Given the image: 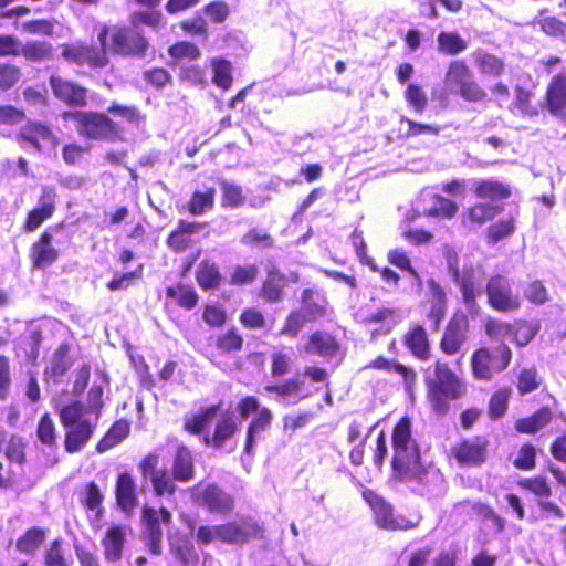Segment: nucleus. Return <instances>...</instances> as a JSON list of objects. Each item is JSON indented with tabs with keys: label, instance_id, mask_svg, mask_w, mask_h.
Here are the masks:
<instances>
[{
	"label": "nucleus",
	"instance_id": "f704fd0d",
	"mask_svg": "<svg viewBox=\"0 0 566 566\" xmlns=\"http://www.w3.org/2000/svg\"><path fill=\"white\" fill-rule=\"evenodd\" d=\"M553 420L551 407L543 406L532 415L515 420L514 429L521 434H535Z\"/></svg>",
	"mask_w": 566,
	"mask_h": 566
},
{
	"label": "nucleus",
	"instance_id": "aec40b11",
	"mask_svg": "<svg viewBox=\"0 0 566 566\" xmlns=\"http://www.w3.org/2000/svg\"><path fill=\"white\" fill-rule=\"evenodd\" d=\"M56 198L57 193L54 187H42L38 205L28 212L23 222V231L25 233L34 232L54 216L56 211Z\"/></svg>",
	"mask_w": 566,
	"mask_h": 566
},
{
	"label": "nucleus",
	"instance_id": "8fccbe9b",
	"mask_svg": "<svg viewBox=\"0 0 566 566\" xmlns=\"http://www.w3.org/2000/svg\"><path fill=\"white\" fill-rule=\"evenodd\" d=\"M473 77L472 70L465 60H452L447 67L446 82L454 90Z\"/></svg>",
	"mask_w": 566,
	"mask_h": 566
},
{
	"label": "nucleus",
	"instance_id": "13d9d810",
	"mask_svg": "<svg viewBox=\"0 0 566 566\" xmlns=\"http://www.w3.org/2000/svg\"><path fill=\"white\" fill-rule=\"evenodd\" d=\"M514 101L513 106L520 111L523 115L533 117L538 115V109L532 104L534 93L522 85L514 87Z\"/></svg>",
	"mask_w": 566,
	"mask_h": 566
},
{
	"label": "nucleus",
	"instance_id": "a19ab883",
	"mask_svg": "<svg viewBox=\"0 0 566 566\" xmlns=\"http://www.w3.org/2000/svg\"><path fill=\"white\" fill-rule=\"evenodd\" d=\"M130 432V423L126 419L116 420L102 439L96 443L97 452H105L128 437Z\"/></svg>",
	"mask_w": 566,
	"mask_h": 566
},
{
	"label": "nucleus",
	"instance_id": "9d476101",
	"mask_svg": "<svg viewBox=\"0 0 566 566\" xmlns=\"http://www.w3.org/2000/svg\"><path fill=\"white\" fill-rule=\"evenodd\" d=\"M364 501L373 512V520L377 527L390 532L409 531L418 526V522L403 515H396L395 509L384 496L371 489L361 492Z\"/></svg>",
	"mask_w": 566,
	"mask_h": 566
},
{
	"label": "nucleus",
	"instance_id": "052dcab7",
	"mask_svg": "<svg viewBox=\"0 0 566 566\" xmlns=\"http://www.w3.org/2000/svg\"><path fill=\"white\" fill-rule=\"evenodd\" d=\"M515 219L514 217H509L506 219H501L494 223H492L486 229V240L489 243H497L499 241L512 235L515 232Z\"/></svg>",
	"mask_w": 566,
	"mask_h": 566
},
{
	"label": "nucleus",
	"instance_id": "cd10ccee",
	"mask_svg": "<svg viewBox=\"0 0 566 566\" xmlns=\"http://www.w3.org/2000/svg\"><path fill=\"white\" fill-rule=\"evenodd\" d=\"M126 543L125 527L119 524L111 525L104 533L101 545L103 556L108 563H116L122 559Z\"/></svg>",
	"mask_w": 566,
	"mask_h": 566
},
{
	"label": "nucleus",
	"instance_id": "a878e982",
	"mask_svg": "<svg viewBox=\"0 0 566 566\" xmlns=\"http://www.w3.org/2000/svg\"><path fill=\"white\" fill-rule=\"evenodd\" d=\"M402 344L416 359L427 361L430 358V339L423 325L412 324L403 334Z\"/></svg>",
	"mask_w": 566,
	"mask_h": 566
},
{
	"label": "nucleus",
	"instance_id": "0eeeda50",
	"mask_svg": "<svg viewBox=\"0 0 566 566\" xmlns=\"http://www.w3.org/2000/svg\"><path fill=\"white\" fill-rule=\"evenodd\" d=\"M493 344H479L470 354L469 368L475 381L489 382L507 370L513 360V349L502 338Z\"/></svg>",
	"mask_w": 566,
	"mask_h": 566
},
{
	"label": "nucleus",
	"instance_id": "4468645a",
	"mask_svg": "<svg viewBox=\"0 0 566 566\" xmlns=\"http://www.w3.org/2000/svg\"><path fill=\"white\" fill-rule=\"evenodd\" d=\"M49 84L53 96L69 108L84 109L90 103V91L76 81L52 74Z\"/></svg>",
	"mask_w": 566,
	"mask_h": 566
},
{
	"label": "nucleus",
	"instance_id": "09e8293b",
	"mask_svg": "<svg viewBox=\"0 0 566 566\" xmlns=\"http://www.w3.org/2000/svg\"><path fill=\"white\" fill-rule=\"evenodd\" d=\"M493 509L482 502H470L469 500L459 501L453 505V512L459 515L463 522L472 520V513L481 520H488L492 515Z\"/></svg>",
	"mask_w": 566,
	"mask_h": 566
},
{
	"label": "nucleus",
	"instance_id": "f03ea898",
	"mask_svg": "<svg viewBox=\"0 0 566 566\" xmlns=\"http://www.w3.org/2000/svg\"><path fill=\"white\" fill-rule=\"evenodd\" d=\"M109 115L120 117L133 126L144 125L146 115L135 105H125L112 102L107 112L101 111H65L64 120H72L80 137L90 142L118 143L125 140L124 127Z\"/></svg>",
	"mask_w": 566,
	"mask_h": 566
},
{
	"label": "nucleus",
	"instance_id": "603ef678",
	"mask_svg": "<svg viewBox=\"0 0 566 566\" xmlns=\"http://www.w3.org/2000/svg\"><path fill=\"white\" fill-rule=\"evenodd\" d=\"M219 185L221 189V206L223 208L235 209L244 205L245 196L241 186L227 180H220Z\"/></svg>",
	"mask_w": 566,
	"mask_h": 566
},
{
	"label": "nucleus",
	"instance_id": "9b49d317",
	"mask_svg": "<svg viewBox=\"0 0 566 566\" xmlns=\"http://www.w3.org/2000/svg\"><path fill=\"white\" fill-rule=\"evenodd\" d=\"M172 522V513L166 507L155 509L145 505L140 513V535L148 551L153 555H159L163 551V525L169 526Z\"/></svg>",
	"mask_w": 566,
	"mask_h": 566
},
{
	"label": "nucleus",
	"instance_id": "69168bd1",
	"mask_svg": "<svg viewBox=\"0 0 566 566\" xmlns=\"http://www.w3.org/2000/svg\"><path fill=\"white\" fill-rule=\"evenodd\" d=\"M303 382L294 377L286 378L282 382L268 384L264 390L268 394L274 395L276 398H287L297 395L301 390Z\"/></svg>",
	"mask_w": 566,
	"mask_h": 566
},
{
	"label": "nucleus",
	"instance_id": "412c9836",
	"mask_svg": "<svg viewBox=\"0 0 566 566\" xmlns=\"http://www.w3.org/2000/svg\"><path fill=\"white\" fill-rule=\"evenodd\" d=\"M115 503L126 515L130 516L139 505V488L129 471L119 472L114 485Z\"/></svg>",
	"mask_w": 566,
	"mask_h": 566
},
{
	"label": "nucleus",
	"instance_id": "7c9ffc66",
	"mask_svg": "<svg viewBox=\"0 0 566 566\" xmlns=\"http://www.w3.org/2000/svg\"><path fill=\"white\" fill-rule=\"evenodd\" d=\"M195 279L198 286L202 291L208 292L218 290L221 286L223 275L217 262L210 259H203L198 264Z\"/></svg>",
	"mask_w": 566,
	"mask_h": 566
},
{
	"label": "nucleus",
	"instance_id": "39448f33",
	"mask_svg": "<svg viewBox=\"0 0 566 566\" xmlns=\"http://www.w3.org/2000/svg\"><path fill=\"white\" fill-rule=\"evenodd\" d=\"M424 387L430 411L438 417H444L449 412L451 400L461 399L468 392L465 381L442 358L433 361L432 375L424 377Z\"/></svg>",
	"mask_w": 566,
	"mask_h": 566
},
{
	"label": "nucleus",
	"instance_id": "37998d69",
	"mask_svg": "<svg viewBox=\"0 0 566 566\" xmlns=\"http://www.w3.org/2000/svg\"><path fill=\"white\" fill-rule=\"evenodd\" d=\"M260 270L254 263H238L231 266L227 282L230 286H245L253 284Z\"/></svg>",
	"mask_w": 566,
	"mask_h": 566
},
{
	"label": "nucleus",
	"instance_id": "e433bc0d",
	"mask_svg": "<svg viewBox=\"0 0 566 566\" xmlns=\"http://www.w3.org/2000/svg\"><path fill=\"white\" fill-rule=\"evenodd\" d=\"M273 420V413L268 407H263L260 412L252 417L247 426L244 452L252 454L255 439L261 431H268Z\"/></svg>",
	"mask_w": 566,
	"mask_h": 566
},
{
	"label": "nucleus",
	"instance_id": "6ab92c4d",
	"mask_svg": "<svg viewBox=\"0 0 566 566\" xmlns=\"http://www.w3.org/2000/svg\"><path fill=\"white\" fill-rule=\"evenodd\" d=\"M15 140L21 147L30 146L36 153L43 150V143H49L52 146H56L59 143V138L52 127L44 122L35 119L28 120L18 130Z\"/></svg>",
	"mask_w": 566,
	"mask_h": 566
},
{
	"label": "nucleus",
	"instance_id": "c03bdc74",
	"mask_svg": "<svg viewBox=\"0 0 566 566\" xmlns=\"http://www.w3.org/2000/svg\"><path fill=\"white\" fill-rule=\"evenodd\" d=\"M20 54L30 62L41 63L54 56V48L48 41H28L20 50Z\"/></svg>",
	"mask_w": 566,
	"mask_h": 566
},
{
	"label": "nucleus",
	"instance_id": "c85d7f7f",
	"mask_svg": "<svg viewBox=\"0 0 566 566\" xmlns=\"http://www.w3.org/2000/svg\"><path fill=\"white\" fill-rule=\"evenodd\" d=\"M28 441L14 433L0 430V453H3L7 460L18 465H24L27 458Z\"/></svg>",
	"mask_w": 566,
	"mask_h": 566
},
{
	"label": "nucleus",
	"instance_id": "2eb2a0df",
	"mask_svg": "<svg viewBox=\"0 0 566 566\" xmlns=\"http://www.w3.org/2000/svg\"><path fill=\"white\" fill-rule=\"evenodd\" d=\"M192 499L210 513L227 515L234 510V497L217 483L198 482L191 489Z\"/></svg>",
	"mask_w": 566,
	"mask_h": 566
},
{
	"label": "nucleus",
	"instance_id": "4be33fe9",
	"mask_svg": "<svg viewBox=\"0 0 566 566\" xmlns=\"http://www.w3.org/2000/svg\"><path fill=\"white\" fill-rule=\"evenodd\" d=\"M428 292V310L426 317L430 324L432 332H438L446 318L448 311V295L444 287L434 279L427 280Z\"/></svg>",
	"mask_w": 566,
	"mask_h": 566
},
{
	"label": "nucleus",
	"instance_id": "a18cd8bd",
	"mask_svg": "<svg viewBox=\"0 0 566 566\" xmlns=\"http://www.w3.org/2000/svg\"><path fill=\"white\" fill-rule=\"evenodd\" d=\"M244 344L243 336L235 327L228 328L219 334L214 340V347L221 355H231L242 350Z\"/></svg>",
	"mask_w": 566,
	"mask_h": 566
},
{
	"label": "nucleus",
	"instance_id": "f257e3e1",
	"mask_svg": "<svg viewBox=\"0 0 566 566\" xmlns=\"http://www.w3.org/2000/svg\"><path fill=\"white\" fill-rule=\"evenodd\" d=\"M97 40L99 46L82 41L62 44L61 57L71 65H86L91 71H101L111 63L108 52L115 56L143 59L150 46L145 34L133 25L104 24Z\"/></svg>",
	"mask_w": 566,
	"mask_h": 566
},
{
	"label": "nucleus",
	"instance_id": "864d4df0",
	"mask_svg": "<svg viewBox=\"0 0 566 566\" xmlns=\"http://www.w3.org/2000/svg\"><path fill=\"white\" fill-rule=\"evenodd\" d=\"M541 384L542 380L535 366L522 368L516 375V389L521 396L537 390Z\"/></svg>",
	"mask_w": 566,
	"mask_h": 566
},
{
	"label": "nucleus",
	"instance_id": "f8f14e48",
	"mask_svg": "<svg viewBox=\"0 0 566 566\" xmlns=\"http://www.w3.org/2000/svg\"><path fill=\"white\" fill-rule=\"evenodd\" d=\"M489 448V438L476 434L462 438L453 443L449 450V455L461 468H478L486 462Z\"/></svg>",
	"mask_w": 566,
	"mask_h": 566
},
{
	"label": "nucleus",
	"instance_id": "680f3d73",
	"mask_svg": "<svg viewBox=\"0 0 566 566\" xmlns=\"http://www.w3.org/2000/svg\"><path fill=\"white\" fill-rule=\"evenodd\" d=\"M454 92L467 103L476 104L483 103L488 99L486 91L474 80V77L463 83L459 88L454 90Z\"/></svg>",
	"mask_w": 566,
	"mask_h": 566
},
{
	"label": "nucleus",
	"instance_id": "e2e57ef3",
	"mask_svg": "<svg viewBox=\"0 0 566 566\" xmlns=\"http://www.w3.org/2000/svg\"><path fill=\"white\" fill-rule=\"evenodd\" d=\"M292 358L283 350H273L270 355V374L274 379L286 376L292 370Z\"/></svg>",
	"mask_w": 566,
	"mask_h": 566
},
{
	"label": "nucleus",
	"instance_id": "ddd939ff",
	"mask_svg": "<svg viewBox=\"0 0 566 566\" xmlns=\"http://www.w3.org/2000/svg\"><path fill=\"white\" fill-rule=\"evenodd\" d=\"M142 476L148 479L156 496H172L178 486L174 473L166 468L159 467V455L156 452H148L137 465Z\"/></svg>",
	"mask_w": 566,
	"mask_h": 566
},
{
	"label": "nucleus",
	"instance_id": "7ed1b4c3",
	"mask_svg": "<svg viewBox=\"0 0 566 566\" xmlns=\"http://www.w3.org/2000/svg\"><path fill=\"white\" fill-rule=\"evenodd\" d=\"M103 394L101 385H93L87 392L86 408L82 401L73 400L57 410L60 423L65 429L63 442L65 452L76 453L92 439L96 421L84 418V413H93L98 419L104 408Z\"/></svg>",
	"mask_w": 566,
	"mask_h": 566
},
{
	"label": "nucleus",
	"instance_id": "f3484780",
	"mask_svg": "<svg viewBox=\"0 0 566 566\" xmlns=\"http://www.w3.org/2000/svg\"><path fill=\"white\" fill-rule=\"evenodd\" d=\"M469 319L463 313H454L447 322L438 347L446 356H455L463 350L468 340Z\"/></svg>",
	"mask_w": 566,
	"mask_h": 566
},
{
	"label": "nucleus",
	"instance_id": "6e6d98bb",
	"mask_svg": "<svg viewBox=\"0 0 566 566\" xmlns=\"http://www.w3.org/2000/svg\"><path fill=\"white\" fill-rule=\"evenodd\" d=\"M240 325L250 331H260L268 327V319L262 310L255 306L244 307L239 315Z\"/></svg>",
	"mask_w": 566,
	"mask_h": 566
},
{
	"label": "nucleus",
	"instance_id": "4c0bfd02",
	"mask_svg": "<svg viewBox=\"0 0 566 566\" xmlns=\"http://www.w3.org/2000/svg\"><path fill=\"white\" fill-rule=\"evenodd\" d=\"M473 193L479 199L504 200L511 197L509 185L494 179H480L473 184Z\"/></svg>",
	"mask_w": 566,
	"mask_h": 566
},
{
	"label": "nucleus",
	"instance_id": "473e14b6",
	"mask_svg": "<svg viewBox=\"0 0 566 566\" xmlns=\"http://www.w3.org/2000/svg\"><path fill=\"white\" fill-rule=\"evenodd\" d=\"M78 502L87 512H94L96 518L104 516V493L95 481H88L82 485L77 493Z\"/></svg>",
	"mask_w": 566,
	"mask_h": 566
},
{
	"label": "nucleus",
	"instance_id": "423d86ee",
	"mask_svg": "<svg viewBox=\"0 0 566 566\" xmlns=\"http://www.w3.org/2000/svg\"><path fill=\"white\" fill-rule=\"evenodd\" d=\"M220 407L221 403L210 405L187 416L182 423L184 431L191 436H201V442L208 448L221 449L237 434L240 422L232 412L227 411L216 421L211 432H205Z\"/></svg>",
	"mask_w": 566,
	"mask_h": 566
},
{
	"label": "nucleus",
	"instance_id": "338daca9",
	"mask_svg": "<svg viewBox=\"0 0 566 566\" xmlns=\"http://www.w3.org/2000/svg\"><path fill=\"white\" fill-rule=\"evenodd\" d=\"M524 297L535 306L544 305L551 300L549 292L541 280H533L527 284L524 290Z\"/></svg>",
	"mask_w": 566,
	"mask_h": 566
},
{
	"label": "nucleus",
	"instance_id": "c756f323",
	"mask_svg": "<svg viewBox=\"0 0 566 566\" xmlns=\"http://www.w3.org/2000/svg\"><path fill=\"white\" fill-rule=\"evenodd\" d=\"M501 211V206L490 202H475L463 210L462 224L465 227H482L492 221Z\"/></svg>",
	"mask_w": 566,
	"mask_h": 566
},
{
	"label": "nucleus",
	"instance_id": "bb28decb",
	"mask_svg": "<svg viewBox=\"0 0 566 566\" xmlns=\"http://www.w3.org/2000/svg\"><path fill=\"white\" fill-rule=\"evenodd\" d=\"M71 346L69 343H61L52 355L50 364L43 370V381L45 384L56 385L61 378L70 370L73 361L69 359Z\"/></svg>",
	"mask_w": 566,
	"mask_h": 566
},
{
	"label": "nucleus",
	"instance_id": "79ce46f5",
	"mask_svg": "<svg viewBox=\"0 0 566 566\" xmlns=\"http://www.w3.org/2000/svg\"><path fill=\"white\" fill-rule=\"evenodd\" d=\"M469 46L468 41L457 31H441L437 36L438 51L448 56H455Z\"/></svg>",
	"mask_w": 566,
	"mask_h": 566
},
{
	"label": "nucleus",
	"instance_id": "393cba45",
	"mask_svg": "<svg viewBox=\"0 0 566 566\" xmlns=\"http://www.w3.org/2000/svg\"><path fill=\"white\" fill-rule=\"evenodd\" d=\"M170 471L179 483H188L196 476V461L192 450L185 443L176 447Z\"/></svg>",
	"mask_w": 566,
	"mask_h": 566
},
{
	"label": "nucleus",
	"instance_id": "dca6fc26",
	"mask_svg": "<svg viewBox=\"0 0 566 566\" xmlns=\"http://www.w3.org/2000/svg\"><path fill=\"white\" fill-rule=\"evenodd\" d=\"M220 543L243 546L264 537L263 527L252 517H242L219 524Z\"/></svg>",
	"mask_w": 566,
	"mask_h": 566
},
{
	"label": "nucleus",
	"instance_id": "49530a36",
	"mask_svg": "<svg viewBox=\"0 0 566 566\" xmlns=\"http://www.w3.org/2000/svg\"><path fill=\"white\" fill-rule=\"evenodd\" d=\"M473 57L481 74L497 77L504 73V61L495 54L478 50L473 53Z\"/></svg>",
	"mask_w": 566,
	"mask_h": 566
},
{
	"label": "nucleus",
	"instance_id": "72a5a7b5",
	"mask_svg": "<svg viewBox=\"0 0 566 566\" xmlns=\"http://www.w3.org/2000/svg\"><path fill=\"white\" fill-rule=\"evenodd\" d=\"M339 343L335 336L316 331L312 333L305 345V352L325 358H332L339 352Z\"/></svg>",
	"mask_w": 566,
	"mask_h": 566
},
{
	"label": "nucleus",
	"instance_id": "20e7f679",
	"mask_svg": "<svg viewBox=\"0 0 566 566\" xmlns=\"http://www.w3.org/2000/svg\"><path fill=\"white\" fill-rule=\"evenodd\" d=\"M391 448L392 478L400 482L423 483L429 471L422 461L419 443L412 437V422L408 416L401 417L395 423Z\"/></svg>",
	"mask_w": 566,
	"mask_h": 566
},
{
	"label": "nucleus",
	"instance_id": "3c124183",
	"mask_svg": "<svg viewBox=\"0 0 566 566\" xmlns=\"http://www.w3.org/2000/svg\"><path fill=\"white\" fill-rule=\"evenodd\" d=\"M169 552L174 559L181 566H195L199 562L196 547L188 541L170 542Z\"/></svg>",
	"mask_w": 566,
	"mask_h": 566
},
{
	"label": "nucleus",
	"instance_id": "6e6552de",
	"mask_svg": "<svg viewBox=\"0 0 566 566\" xmlns=\"http://www.w3.org/2000/svg\"><path fill=\"white\" fill-rule=\"evenodd\" d=\"M538 322L516 319L514 323L488 316L483 321V333L490 340L511 336L516 347L527 346L539 332Z\"/></svg>",
	"mask_w": 566,
	"mask_h": 566
},
{
	"label": "nucleus",
	"instance_id": "1a4fd4ad",
	"mask_svg": "<svg viewBox=\"0 0 566 566\" xmlns=\"http://www.w3.org/2000/svg\"><path fill=\"white\" fill-rule=\"evenodd\" d=\"M484 293L488 305L497 313H515L522 308V296L504 274H492L485 282Z\"/></svg>",
	"mask_w": 566,
	"mask_h": 566
},
{
	"label": "nucleus",
	"instance_id": "a211bd4d",
	"mask_svg": "<svg viewBox=\"0 0 566 566\" xmlns=\"http://www.w3.org/2000/svg\"><path fill=\"white\" fill-rule=\"evenodd\" d=\"M51 229H45L31 243L28 258L32 271H44L55 264L60 259V250L53 244Z\"/></svg>",
	"mask_w": 566,
	"mask_h": 566
},
{
	"label": "nucleus",
	"instance_id": "c9c22d12",
	"mask_svg": "<svg viewBox=\"0 0 566 566\" xmlns=\"http://www.w3.org/2000/svg\"><path fill=\"white\" fill-rule=\"evenodd\" d=\"M167 298L174 300L175 304L186 311H191L198 306L200 296L196 289L188 283L177 282L165 290Z\"/></svg>",
	"mask_w": 566,
	"mask_h": 566
},
{
	"label": "nucleus",
	"instance_id": "5fc2aeb1",
	"mask_svg": "<svg viewBox=\"0 0 566 566\" xmlns=\"http://www.w3.org/2000/svg\"><path fill=\"white\" fill-rule=\"evenodd\" d=\"M462 295V302L470 312H478V295L479 291L472 273H465L463 277L455 283Z\"/></svg>",
	"mask_w": 566,
	"mask_h": 566
},
{
	"label": "nucleus",
	"instance_id": "5701e85b",
	"mask_svg": "<svg viewBox=\"0 0 566 566\" xmlns=\"http://www.w3.org/2000/svg\"><path fill=\"white\" fill-rule=\"evenodd\" d=\"M545 107L554 116L566 115V67L553 75L545 91Z\"/></svg>",
	"mask_w": 566,
	"mask_h": 566
},
{
	"label": "nucleus",
	"instance_id": "de8ad7c7",
	"mask_svg": "<svg viewBox=\"0 0 566 566\" xmlns=\"http://www.w3.org/2000/svg\"><path fill=\"white\" fill-rule=\"evenodd\" d=\"M511 395L512 389L509 386H502L492 392L488 402L490 419L497 420L506 413Z\"/></svg>",
	"mask_w": 566,
	"mask_h": 566
},
{
	"label": "nucleus",
	"instance_id": "774afa93",
	"mask_svg": "<svg viewBox=\"0 0 566 566\" xmlns=\"http://www.w3.org/2000/svg\"><path fill=\"white\" fill-rule=\"evenodd\" d=\"M45 566H69L64 556L63 539L61 537L54 538L50 542L44 553Z\"/></svg>",
	"mask_w": 566,
	"mask_h": 566
},
{
	"label": "nucleus",
	"instance_id": "0e129e2a",
	"mask_svg": "<svg viewBox=\"0 0 566 566\" xmlns=\"http://www.w3.org/2000/svg\"><path fill=\"white\" fill-rule=\"evenodd\" d=\"M517 484L521 489L533 493L538 500L548 499L552 495V488L543 475L522 479Z\"/></svg>",
	"mask_w": 566,
	"mask_h": 566
},
{
	"label": "nucleus",
	"instance_id": "ea45409f",
	"mask_svg": "<svg viewBox=\"0 0 566 566\" xmlns=\"http://www.w3.org/2000/svg\"><path fill=\"white\" fill-rule=\"evenodd\" d=\"M217 190L208 187L205 190H195L187 205L186 210L191 216H202L214 208Z\"/></svg>",
	"mask_w": 566,
	"mask_h": 566
},
{
	"label": "nucleus",
	"instance_id": "4d7b16f0",
	"mask_svg": "<svg viewBox=\"0 0 566 566\" xmlns=\"http://www.w3.org/2000/svg\"><path fill=\"white\" fill-rule=\"evenodd\" d=\"M35 433L36 438L42 444L49 448H52L56 444V426L49 412H44L40 417Z\"/></svg>",
	"mask_w": 566,
	"mask_h": 566
},
{
	"label": "nucleus",
	"instance_id": "58836bf2",
	"mask_svg": "<svg viewBox=\"0 0 566 566\" xmlns=\"http://www.w3.org/2000/svg\"><path fill=\"white\" fill-rule=\"evenodd\" d=\"M48 532L41 526L29 527L17 538L15 549L24 555H34L44 544Z\"/></svg>",
	"mask_w": 566,
	"mask_h": 566
},
{
	"label": "nucleus",
	"instance_id": "2f4dec72",
	"mask_svg": "<svg viewBox=\"0 0 566 566\" xmlns=\"http://www.w3.org/2000/svg\"><path fill=\"white\" fill-rule=\"evenodd\" d=\"M285 275L279 269H272L266 272V277L263 280L259 295L269 303H279L284 297Z\"/></svg>",
	"mask_w": 566,
	"mask_h": 566
},
{
	"label": "nucleus",
	"instance_id": "b1692460",
	"mask_svg": "<svg viewBox=\"0 0 566 566\" xmlns=\"http://www.w3.org/2000/svg\"><path fill=\"white\" fill-rule=\"evenodd\" d=\"M208 222L178 220L177 227L166 239L167 247L176 252H185L192 243L191 235L201 232Z\"/></svg>",
	"mask_w": 566,
	"mask_h": 566
},
{
	"label": "nucleus",
	"instance_id": "bf43d9fd",
	"mask_svg": "<svg viewBox=\"0 0 566 566\" xmlns=\"http://www.w3.org/2000/svg\"><path fill=\"white\" fill-rule=\"evenodd\" d=\"M407 105L417 114H422L429 103L428 96L421 85L411 83L403 93Z\"/></svg>",
	"mask_w": 566,
	"mask_h": 566
}]
</instances>
